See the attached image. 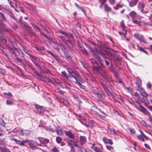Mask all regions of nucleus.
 <instances>
[{
	"label": "nucleus",
	"instance_id": "1",
	"mask_svg": "<svg viewBox=\"0 0 152 152\" xmlns=\"http://www.w3.org/2000/svg\"><path fill=\"white\" fill-rule=\"evenodd\" d=\"M106 54H105L101 50H99L98 51V53L101 54L102 56L105 59L107 58V56L109 57H111L119 61V58H117L115 55V52L114 50L112 49H107L104 50Z\"/></svg>",
	"mask_w": 152,
	"mask_h": 152
},
{
	"label": "nucleus",
	"instance_id": "2",
	"mask_svg": "<svg viewBox=\"0 0 152 152\" xmlns=\"http://www.w3.org/2000/svg\"><path fill=\"white\" fill-rule=\"evenodd\" d=\"M14 43L13 42H10L9 45H7V47L10 52L12 54H15V51H18L19 53L21 52L22 55L23 54L22 52L20 49L15 48L13 46Z\"/></svg>",
	"mask_w": 152,
	"mask_h": 152
},
{
	"label": "nucleus",
	"instance_id": "3",
	"mask_svg": "<svg viewBox=\"0 0 152 152\" xmlns=\"http://www.w3.org/2000/svg\"><path fill=\"white\" fill-rule=\"evenodd\" d=\"M92 69L94 73L96 74L99 73L103 77V75H104L106 74L98 66L94 67L92 68Z\"/></svg>",
	"mask_w": 152,
	"mask_h": 152
},
{
	"label": "nucleus",
	"instance_id": "4",
	"mask_svg": "<svg viewBox=\"0 0 152 152\" xmlns=\"http://www.w3.org/2000/svg\"><path fill=\"white\" fill-rule=\"evenodd\" d=\"M140 90H141V94L139 95L138 98L140 100L141 102H143L145 100L144 96L146 97H148V96H150V95L148 94L145 91L143 88H141Z\"/></svg>",
	"mask_w": 152,
	"mask_h": 152
},
{
	"label": "nucleus",
	"instance_id": "5",
	"mask_svg": "<svg viewBox=\"0 0 152 152\" xmlns=\"http://www.w3.org/2000/svg\"><path fill=\"white\" fill-rule=\"evenodd\" d=\"M74 74L75 77V83H76L78 85L80 86L81 84L80 83L83 81V80L80 74L77 73V72H75Z\"/></svg>",
	"mask_w": 152,
	"mask_h": 152
},
{
	"label": "nucleus",
	"instance_id": "6",
	"mask_svg": "<svg viewBox=\"0 0 152 152\" xmlns=\"http://www.w3.org/2000/svg\"><path fill=\"white\" fill-rule=\"evenodd\" d=\"M101 85L103 87V88L106 92L107 94L109 96H111L113 99L115 98V97L108 90L107 87V84L104 82H102L101 81Z\"/></svg>",
	"mask_w": 152,
	"mask_h": 152
},
{
	"label": "nucleus",
	"instance_id": "7",
	"mask_svg": "<svg viewBox=\"0 0 152 152\" xmlns=\"http://www.w3.org/2000/svg\"><path fill=\"white\" fill-rule=\"evenodd\" d=\"M136 102L138 104L140 108V109L139 110L144 114L148 115H150V113L147 111V110L141 104L137 102Z\"/></svg>",
	"mask_w": 152,
	"mask_h": 152
},
{
	"label": "nucleus",
	"instance_id": "8",
	"mask_svg": "<svg viewBox=\"0 0 152 152\" xmlns=\"http://www.w3.org/2000/svg\"><path fill=\"white\" fill-rule=\"evenodd\" d=\"M140 132L141 133V134L140 135H138L137 136V138L139 140L142 142H145L144 138H145L147 140H148V138L147 137L142 131L140 130Z\"/></svg>",
	"mask_w": 152,
	"mask_h": 152
},
{
	"label": "nucleus",
	"instance_id": "9",
	"mask_svg": "<svg viewBox=\"0 0 152 152\" xmlns=\"http://www.w3.org/2000/svg\"><path fill=\"white\" fill-rule=\"evenodd\" d=\"M134 36L135 38L138 39L140 42H142L144 43H146V42L144 40L143 37L142 35L137 33H135L134 34Z\"/></svg>",
	"mask_w": 152,
	"mask_h": 152
},
{
	"label": "nucleus",
	"instance_id": "10",
	"mask_svg": "<svg viewBox=\"0 0 152 152\" xmlns=\"http://www.w3.org/2000/svg\"><path fill=\"white\" fill-rule=\"evenodd\" d=\"M42 38L44 42L47 44L51 45L52 42H53L52 39L46 35H44V37H42Z\"/></svg>",
	"mask_w": 152,
	"mask_h": 152
},
{
	"label": "nucleus",
	"instance_id": "11",
	"mask_svg": "<svg viewBox=\"0 0 152 152\" xmlns=\"http://www.w3.org/2000/svg\"><path fill=\"white\" fill-rule=\"evenodd\" d=\"M103 77L108 82L110 86H113L114 85L113 79L110 77H108L106 75H103Z\"/></svg>",
	"mask_w": 152,
	"mask_h": 152
},
{
	"label": "nucleus",
	"instance_id": "12",
	"mask_svg": "<svg viewBox=\"0 0 152 152\" xmlns=\"http://www.w3.org/2000/svg\"><path fill=\"white\" fill-rule=\"evenodd\" d=\"M145 6V5L143 3H139L138 5V8L139 9H140L141 12L143 13L146 14L148 12V11H144L143 9Z\"/></svg>",
	"mask_w": 152,
	"mask_h": 152
},
{
	"label": "nucleus",
	"instance_id": "13",
	"mask_svg": "<svg viewBox=\"0 0 152 152\" xmlns=\"http://www.w3.org/2000/svg\"><path fill=\"white\" fill-rule=\"evenodd\" d=\"M30 57L31 58L32 61L34 64L36 66L40 67V66L38 64V59L32 55Z\"/></svg>",
	"mask_w": 152,
	"mask_h": 152
},
{
	"label": "nucleus",
	"instance_id": "14",
	"mask_svg": "<svg viewBox=\"0 0 152 152\" xmlns=\"http://www.w3.org/2000/svg\"><path fill=\"white\" fill-rule=\"evenodd\" d=\"M91 111L96 115H98V112L100 110V109L98 108L95 106H93L91 107Z\"/></svg>",
	"mask_w": 152,
	"mask_h": 152
},
{
	"label": "nucleus",
	"instance_id": "15",
	"mask_svg": "<svg viewBox=\"0 0 152 152\" xmlns=\"http://www.w3.org/2000/svg\"><path fill=\"white\" fill-rule=\"evenodd\" d=\"M139 15L134 11L131 12L129 14V16L132 18V20L135 19Z\"/></svg>",
	"mask_w": 152,
	"mask_h": 152
},
{
	"label": "nucleus",
	"instance_id": "16",
	"mask_svg": "<svg viewBox=\"0 0 152 152\" xmlns=\"http://www.w3.org/2000/svg\"><path fill=\"white\" fill-rule=\"evenodd\" d=\"M28 139L23 140L22 141H20L19 140H17L16 141V142L17 144L21 146H24L25 144L28 142Z\"/></svg>",
	"mask_w": 152,
	"mask_h": 152
},
{
	"label": "nucleus",
	"instance_id": "17",
	"mask_svg": "<svg viewBox=\"0 0 152 152\" xmlns=\"http://www.w3.org/2000/svg\"><path fill=\"white\" fill-rule=\"evenodd\" d=\"M129 6L131 7L135 6L138 2V0H127Z\"/></svg>",
	"mask_w": 152,
	"mask_h": 152
},
{
	"label": "nucleus",
	"instance_id": "18",
	"mask_svg": "<svg viewBox=\"0 0 152 152\" xmlns=\"http://www.w3.org/2000/svg\"><path fill=\"white\" fill-rule=\"evenodd\" d=\"M96 95L98 97L102 99H104L105 97V95L103 92L100 90Z\"/></svg>",
	"mask_w": 152,
	"mask_h": 152
},
{
	"label": "nucleus",
	"instance_id": "19",
	"mask_svg": "<svg viewBox=\"0 0 152 152\" xmlns=\"http://www.w3.org/2000/svg\"><path fill=\"white\" fill-rule=\"evenodd\" d=\"M141 17L139 15L137 17V18L134 20H132V22L134 23L139 24L141 23Z\"/></svg>",
	"mask_w": 152,
	"mask_h": 152
},
{
	"label": "nucleus",
	"instance_id": "20",
	"mask_svg": "<svg viewBox=\"0 0 152 152\" xmlns=\"http://www.w3.org/2000/svg\"><path fill=\"white\" fill-rule=\"evenodd\" d=\"M141 80L139 79L138 78L137 80V81L136 83L137 86L135 87V89L137 90H139V89L140 88L141 86L142 85Z\"/></svg>",
	"mask_w": 152,
	"mask_h": 152
},
{
	"label": "nucleus",
	"instance_id": "21",
	"mask_svg": "<svg viewBox=\"0 0 152 152\" xmlns=\"http://www.w3.org/2000/svg\"><path fill=\"white\" fill-rule=\"evenodd\" d=\"M63 53L66 59L69 61H71L72 60V58L70 54L67 52H64Z\"/></svg>",
	"mask_w": 152,
	"mask_h": 152
},
{
	"label": "nucleus",
	"instance_id": "22",
	"mask_svg": "<svg viewBox=\"0 0 152 152\" xmlns=\"http://www.w3.org/2000/svg\"><path fill=\"white\" fill-rule=\"evenodd\" d=\"M65 133L66 136H68L70 138L72 139H74L75 137L73 134L69 131H66Z\"/></svg>",
	"mask_w": 152,
	"mask_h": 152
},
{
	"label": "nucleus",
	"instance_id": "23",
	"mask_svg": "<svg viewBox=\"0 0 152 152\" xmlns=\"http://www.w3.org/2000/svg\"><path fill=\"white\" fill-rule=\"evenodd\" d=\"M99 112L100 113H98V115H97V116H99L101 118H105L106 117V114L104 112L101 111L100 109V110L99 111Z\"/></svg>",
	"mask_w": 152,
	"mask_h": 152
},
{
	"label": "nucleus",
	"instance_id": "24",
	"mask_svg": "<svg viewBox=\"0 0 152 152\" xmlns=\"http://www.w3.org/2000/svg\"><path fill=\"white\" fill-rule=\"evenodd\" d=\"M52 42L54 44L53 47L55 49L58 50L61 49V46L60 44L57 42H55L53 41Z\"/></svg>",
	"mask_w": 152,
	"mask_h": 152
},
{
	"label": "nucleus",
	"instance_id": "25",
	"mask_svg": "<svg viewBox=\"0 0 152 152\" xmlns=\"http://www.w3.org/2000/svg\"><path fill=\"white\" fill-rule=\"evenodd\" d=\"M18 23L20 26L24 29H26L28 28V27L25 25V22H24V23H22V20H21L19 21Z\"/></svg>",
	"mask_w": 152,
	"mask_h": 152
},
{
	"label": "nucleus",
	"instance_id": "26",
	"mask_svg": "<svg viewBox=\"0 0 152 152\" xmlns=\"http://www.w3.org/2000/svg\"><path fill=\"white\" fill-rule=\"evenodd\" d=\"M58 100L59 101L62 102L66 106H68L69 104L68 102L64 99L58 98Z\"/></svg>",
	"mask_w": 152,
	"mask_h": 152
},
{
	"label": "nucleus",
	"instance_id": "27",
	"mask_svg": "<svg viewBox=\"0 0 152 152\" xmlns=\"http://www.w3.org/2000/svg\"><path fill=\"white\" fill-rule=\"evenodd\" d=\"M6 13L12 19L15 20H16V18L14 14H13L10 10H7Z\"/></svg>",
	"mask_w": 152,
	"mask_h": 152
},
{
	"label": "nucleus",
	"instance_id": "28",
	"mask_svg": "<svg viewBox=\"0 0 152 152\" xmlns=\"http://www.w3.org/2000/svg\"><path fill=\"white\" fill-rule=\"evenodd\" d=\"M4 25L0 23V33H2L3 31H7L8 29L4 27Z\"/></svg>",
	"mask_w": 152,
	"mask_h": 152
},
{
	"label": "nucleus",
	"instance_id": "29",
	"mask_svg": "<svg viewBox=\"0 0 152 152\" xmlns=\"http://www.w3.org/2000/svg\"><path fill=\"white\" fill-rule=\"evenodd\" d=\"M64 67L68 72L70 74L73 73L75 74V72H77L76 71H74L72 69L69 67L67 66H65Z\"/></svg>",
	"mask_w": 152,
	"mask_h": 152
},
{
	"label": "nucleus",
	"instance_id": "30",
	"mask_svg": "<svg viewBox=\"0 0 152 152\" xmlns=\"http://www.w3.org/2000/svg\"><path fill=\"white\" fill-rule=\"evenodd\" d=\"M80 138L81 144H84L86 141V137H85L80 136Z\"/></svg>",
	"mask_w": 152,
	"mask_h": 152
},
{
	"label": "nucleus",
	"instance_id": "31",
	"mask_svg": "<svg viewBox=\"0 0 152 152\" xmlns=\"http://www.w3.org/2000/svg\"><path fill=\"white\" fill-rule=\"evenodd\" d=\"M68 80L73 81L75 83V77L72 75H68L66 78Z\"/></svg>",
	"mask_w": 152,
	"mask_h": 152
},
{
	"label": "nucleus",
	"instance_id": "32",
	"mask_svg": "<svg viewBox=\"0 0 152 152\" xmlns=\"http://www.w3.org/2000/svg\"><path fill=\"white\" fill-rule=\"evenodd\" d=\"M80 50L84 54L86 55H88V53L87 51L86 50L85 48L84 47H82L81 46H79Z\"/></svg>",
	"mask_w": 152,
	"mask_h": 152
},
{
	"label": "nucleus",
	"instance_id": "33",
	"mask_svg": "<svg viewBox=\"0 0 152 152\" xmlns=\"http://www.w3.org/2000/svg\"><path fill=\"white\" fill-rule=\"evenodd\" d=\"M30 23L35 30L37 31H40L39 28L34 23L31 22Z\"/></svg>",
	"mask_w": 152,
	"mask_h": 152
},
{
	"label": "nucleus",
	"instance_id": "34",
	"mask_svg": "<svg viewBox=\"0 0 152 152\" xmlns=\"http://www.w3.org/2000/svg\"><path fill=\"white\" fill-rule=\"evenodd\" d=\"M39 142L40 143L42 144H46L47 143H48L49 141V140L47 139H44V140L43 141H42L40 140L39 139Z\"/></svg>",
	"mask_w": 152,
	"mask_h": 152
},
{
	"label": "nucleus",
	"instance_id": "35",
	"mask_svg": "<svg viewBox=\"0 0 152 152\" xmlns=\"http://www.w3.org/2000/svg\"><path fill=\"white\" fill-rule=\"evenodd\" d=\"M99 90L96 87H93L91 89V91L93 93L96 94L98 93Z\"/></svg>",
	"mask_w": 152,
	"mask_h": 152
},
{
	"label": "nucleus",
	"instance_id": "36",
	"mask_svg": "<svg viewBox=\"0 0 152 152\" xmlns=\"http://www.w3.org/2000/svg\"><path fill=\"white\" fill-rule=\"evenodd\" d=\"M64 43L68 46L70 48L72 47V44L69 40H66Z\"/></svg>",
	"mask_w": 152,
	"mask_h": 152
},
{
	"label": "nucleus",
	"instance_id": "37",
	"mask_svg": "<svg viewBox=\"0 0 152 152\" xmlns=\"http://www.w3.org/2000/svg\"><path fill=\"white\" fill-rule=\"evenodd\" d=\"M44 129L47 131H50L51 132H54V129L50 127L45 126L44 127Z\"/></svg>",
	"mask_w": 152,
	"mask_h": 152
},
{
	"label": "nucleus",
	"instance_id": "38",
	"mask_svg": "<svg viewBox=\"0 0 152 152\" xmlns=\"http://www.w3.org/2000/svg\"><path fill=\"white\" fill-rule=\"evenodd\" d=\"M73 96L75 100H76L78 102L79 105L82 103V102L79 99L78 97L75 96V95H73Z\"/></svg>",
	"mask_w": 152,
	"mask_h": 152
},
{
	"label": "nucleus",
	"instance_id": "39",
	"mask_svg": "<svg viewBox=\"0 0 152 152\" xmlns=\"http://www.w3.org/2000/svg\"><path fill=\"white\" fill-rule=\"evenodd\" d=\"M85 45L86 47L89 49L91 52L93 53L94 55H96V53L94 51L93 49L91 48V47L89 45L86 43H85Z\"/></svg>",
	"mask_w": 152,
	"mask_h": 152
},
{
	"label": "nucleus",
	"instance_id": "40",
	"mask_svg": "<svg viewBox=\"0 0 152 152\" xmlns=\"http://www.w3.org/2000/svg\"><path fill=\"white\" fill-rule=\"evenodd\" d=\"M21 131L23 132L22 134V135L28 134L31 132V131L28 130H25L23 131V130H22Z\"/></svg>",
	"mask_w": 152,
	"mask_h": 152
},
{
	"label": "nucleus",
	"instance_id": "41",
	"mask_svg": "<svg viewBox=\"0 0 152 152\" xmlns=\"http://www.w3.org/2000/svg\"><path fill=\"white\" fill-rule=\"evenodd\" d=\"M53 57L58 62L60 63H62V60L57 56L54 55Z\"/></svg>",
	"mask_w": 152,
	"mask_h": 152
},
{
	"label": "nucleus",
	"instance_id": "42",
	"mask_svg": "<svg viewBox=\"0 0 152 152\" xmlns=\"http://www.w3.org/2000/svg\"><path fill=\"white\" fill-rule=\"evenodd\" d=\"M40 25L44 29H46L48 26L44 22H42L40 23Z\"/></svg>",
	"mask_w": 152,
	"mask_h": 152
},
{
	"label": "nucleus",
	"instance_id": "43",
	"mask_svg": "<svg viewBox=\"0 0 152 152\" xmlns=\"http://www.w3.org/2000/svg\"><path fill=\"white\" fill-rule=\"evenodd\" d=\"M23 50L24 52L28 54L29 57L32 55L30 53L29 51L26 50L24 47H23Z\"/></svg>",
	"mask_w": 152,
	"mask_h": 152
},
{
	"label": "nucleus",
	"instance_id": "44",
	"mask_svg": "<svg viewBox=\"0 0 152 152\" xmlns=\"http://www.w3.org/2000/svg\"><path fill=\"white\" fill-rule=\"evenodd\" d=\"M96 57L97 58L98 60L99 61L100 64L102 65H103V62L102 60L100 58V57H99L97 54V53L96 54V55H95Z\"/></svg>",
	"mask_w": 152,
	"mask_h": 152
},
{
	"label": "nucleus",
	"instance_id": "45",
	"mask_svg": "<svg viewBox=\"0 0 152 152\" xmlns=\"http://www.w3.org/2000/svg\"><path fill=\"white\" fill-rule=\"evenodd\" d=\"M110 71H111L115 74V76L116 77H118L117 72L116 69L113 68L110 70Z\"/></svg>",
	"mask_w": 152,
	"mask_h": 152
},
{
	"label": "nucleus",
	"instance_id": "46",
	"mask_svg": "<svg viewBox=\"0 0 152 152\" xmlns=\"http://www.w3.org/2000/svg\"><path fill=\"white\" fill-rule=\"evenodd\" d=\"M141 123L143 125L145 126L146 127L151 128V125L147 124L145 122L143 121H142L141 122Z\"/></svg>",
	"mask_w": 152,
	"mask_h": 152
},
{
	"label": "nucleus",
	"instance_id": "47",
	"mask_svg": "<svg viewBox=\"0 0 152 152\" xmlns=\"http://www.w3.org/2000/svg\"><path fill=\"white\" fill-rule=\"evenodd\" d=\"M0 18L3 21H7L3 13L0 12Z\"/></svg>",
	"mask_w": 152,
	"mask_h": 152
},
{
	"label": "nucleus",
	"instance_id": "48",
	"mask_svg": "<svg viewBox=\"0 0 152 152\" xmlns=\"http://www.w3.org/2000/svg\"><path fill=\"white\" fill-rule=\"evenodd\" d=\"M62 140V138L60 137H57L56 138V141L58 143H61Z\"/></svg>",
	"mask_w": 152,
	"mask_h": 152
},
{
	"label": "nucleus",
	"instance_id": "49",
	"mask_svg": "<svg viewBox=\"0 0 152 152\" xmlns=\"http://www.w3.org/2000/svg\"><path fill=\"white\" fill-rule=\"evenodd\" d=\"M28 145H29L30 147L32 149L35 150L37 148V147L32 144L30 142H28Z\"/></svg>",
	"mask_w": 152,
	"mask_h": 152
},
{
	"label": "nucleus",
	"instance_id": "50",
	"mask_svg": "<svg viewBox=\"0 0 152 152\" xmlns=\"http://www.w3.org/2000/svg\"><path fill=\"white\" fill-rule=\"evenodd\" d=\"M104 9L105 11L107 12H110L111 10V8L108 5H105L104 6Z\"/></svg>",
	"mask_w": 152,
	"mask_h": 152
},
{
	"label": "nucleus",
	"instance_id": "51",
	"mask_svg": "<svg viewBox=\"0 0 152 152\" xmlns=\"http://www.w3.org/2000/svg\"><path fill=\"white\" fill-rule=\"evenodd\" d=\"M51 152H59V150H58V148L56 147H54L51 150Z\"/></svg>",
	"mask_w": 152,
	"mask_h": 152
},
{
	"label": "nucleus",
	"instance_id": "52",
	"mask_svg": "<svg viewBox=\"0 0 152 152\" xmlns=\"http://www.w3.org/2000/svg\"><path fill=\"white\" fill-rule=\"evenodd\" d=\"M94 150L96 152H102V151L97 147H95L94 148Z\"/></svg>",
	"mask_w": 152,
	"mask_h": 152
},
{
	"label": "nucleus",
	"instance_id": "53",
	"mask_svg": "<svg viewBox=\"0 0 152 152\" xmlns=\"http://www.w3.org/2000/svg\"><path fill=\"white\" fill-rule=\"evenodd\" d=\"M57 134L60 136H62L63 135V130L61 129L59 131H58L56 132Z\"/></svg>",
	"mask_w": 152,
	"mask_h": 152
},
{
	"label": "nucleus",
	"instance_id": "54",
	"mask_svg": "<svg viewBox=\"0 0 152 152\" xmlns=\"http://www.w3.org/2000/svg\"><path fill=\"white\" fill-rule=\"evenodd\" d=\"M14 54V55L15 56V59L16 60H17V61H18V62H19L20 63H22V60L20 58H18V57L17 56V55L15 54H15Z\"/></svg>",
	"mask_w": 152,
	"mask_h": 152
},
{
	"label": "nucleus",
	"instance_id": "55",
	"mask_svg": "<svg viewBox=\"0 0 152 152\" xmlns=\"http://www.w3.org/2000/svg\"><path fill=\"white\" fill-rule=\"evenodd\" d=\"M124 31V32H119V34L120 35H123L126 38V30H125Z\"/></svg>",
	"mask_w": 152,
	"mask_h": 152
},
{
	"label": "nucleus",
	"instance_id": "56",
	"mask_svg": "<svg viewBox=\"0 0 152 152\" xmlns=\"http://www.w3.org/2000/svg\"><path fill=\"white\" fill-rule=\"evenodd\" d=\"M61 74L63 76L66 78L68 75L66 74L65 71H64L62 72H61Z\"/></svg>",
	"mask_w": 152,
	"mask_h": 152
},
{
	"label": "nucleus",
	"instance_id": "57",
	"mask_svg": "<svg viewBox=\"0 0 152 152\" xmlns=\"http://www.w3.org/2000/svg\"><path fill=\"white\" fill-rule=\"evenodd\" d=\"M1 152H11L9 150L5 148L1 149Z\"/></svg>",
	"mask_w": 152,
	"mask_h": 152
},
{
	"label": "nucleus",
	"instance_id": "58",
	"mask_svg": "<svg viewBox=\"0 0 152 152\" xmlns=\"http://www.w3.org/2000/svg\"><path fill=\"white\" fill-rule=\"evenodd\" d=\"M121 27L123 28V30L124 31V29L125 28V26L124 20H122L121 21Z\"/></svg>",
	"mask_w": 152,
	"mask_h": 152
},
{
	"label": "nucleus",
	"instance_id": "59",
	"mask_svg": "<svg viewBox=\"0 0 152 152\" xmlns=\"http://www.w3.org/2000/svg\"><path fill=\"white\" fill-rule=\"evenodd\" d=\"M106 147L107 149L108 150L112 151V150H113V148L112 146L109 145H106Z\"/></svg>",
	"mask_w": 152,
	"mask_h": 152
},
{
	"label": "nucleus",
	"instance_id": "60",
	"mask_svg": "<svg viewBox=\"0 0 152 152\" xmlns=\"http://www.w3.org/2000/svg\"><path fill=\"white\" fill-rule=\"evenodd\" d=\"M6 103L8 105H12L13 104V102L9 100L6 101Z\"/></svg>",
	"mask_w": 152,
	"mask_h": 152
},
{
	"label": "nucleus",
	"instance_id": "61",
	"mask_svg": "<svg viewBox=\"0 0 152 152\" xmlns=\"http://www.w3.org/2000/svg\"><path fill=\"white\" fill-rule=\"evenodd\" d=\"M73 35L71 33H70V34H69V36L67 37V38H68V39L69 40H70L72 38H73Z\"/></svg>",
	"mask_w": 152,
	"mask_h": 152
},
{
	"label": "nucleus",
	"instance_id": "62",
	"mask_svg": "<svg viewBox=\"0 0 152 152\" xmlns=\"http://www.w3.org/2000/svg\"><path fill=\"white\" fill-rule=\"evenodd\" d=\"M59 37L61 39V40L64 42H65V41L66 40L64 36H61Z\"/></svg>",
	"mask_w": 152,
	"mask_h": 152
},
{
	"label": "nucleus",
	"instance_id": "63",
	"mask_svg": "<svg viewBox=\"0 0 152 152\" xmlns=\"http://www.w3.org/2000/svg\"><path fill=\"white\" fill-rule=\"evenodd\" d=\"M0 124H1V125L3 126H4L5 124L4 123V122L3 121V120L1 119H0Z\"/></svg>",
	"mask_w": 152,
	"mask_h": 152
},
{
	"label": "nucleus",
	"instance_id": "64",
	"mask_svg": "<svg viewBox=\"0 0 152 152\" xmlns=\"http://www.w3.org/2000/svg\"><path fill=\"white\" fill-rule=\"evenodd\" d=\"M130 132L132 134H134L135 133L134 129L130 128L129 130Z\"/></svg>",
	"mask_w": 152,
	"mask_h": 152
}]
</instances>
